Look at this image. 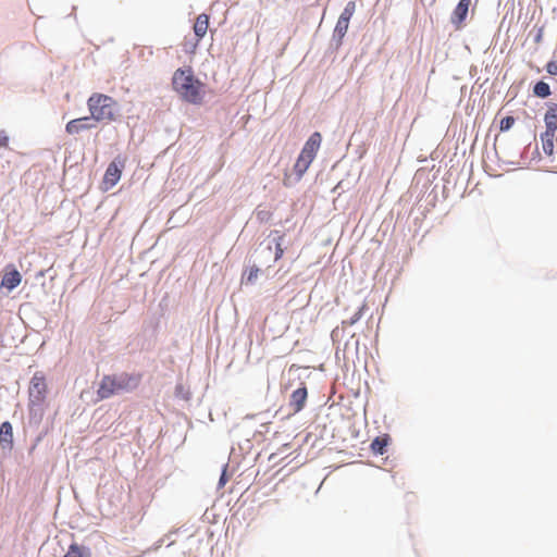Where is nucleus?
I'll use <instances>...</instances> for the list:
<instances>
[{"mask_svg": "<svg viewBox=\"0 0 557 557\" xmlns=\"http://www.w3.org/2000/svg\"><path fill=\"white\" fill-rule=\"evenodd\" d=\"M389 437L388 435L377 436L371 443V449L374 454L383 455L386 453V447L388 445Z\"/></svg>", "mask_w": 557, "mask_h": 557, "instance_id": "nucleus-16", "label": "nucleus"}, {"mask_svg": "<svg viewBox=\"0 0 557 557\" xmlns=\"http://www.w3.org/2000/svg\"><path fill=\"white\" fill-rule=\"evenodd\" d=\"M361 310H359L352 318L351 320L349 321V325H352L355 324L360 318H361Z\"/></svg>", "mask_w": 557, "mask_h": 557, "instance_id": "nucleus-25", "label": "nucleus"}, {"mask_svg": "<svg viewBox=\"0 0 557 557\" xmlns=\"http://www.w3.org/2000/svg\"><path fill=\"white\" fill-rule=\"evenodd\" d=\"M48 393V385L46 376L42 372H36L28 387V405L29 407L42 406L46 401Z\"/></svg>", "mask_w": 557, "mask_h": 557, "instance_id": "nucleus-5", "label": "nucleus"}, {"mask_svg": "<svg viewBox=\"0 0 557 557\" xmlns=\"http://www.w3.org/2000/svg\"><path fill=\"white\" fill-rule=\"evenodd\" d=\"M92 119L90 116H84L71 120L65 125V132L69 135H77L82 132L91 129L95 125L91 123Z\"/></svg>", "mask_w": 557, "mask_h": 557, "instance_id": "nucleus-8", "label": "nucleus"}, {"mask_svg": "<svg viewBox=\"0 0 557 557\" xmlns=\"http://www.w3.org/2000/svg\"><path fill=\"white\" fill-rule=\"evenodd\" d=\"M542 39V33L540 32L539 35L536 36V41H541Z\"/></svg>", "mask_w": 557, "mask_h": 557, "instance_id": "nucleus-26", "label": "nucleus"}, {"mask_svg": "<svg viewBox=\"0 0 557 557\" xmlns=\"http://www.w3.org/2000/svg\"><path fill=\"white\" fill-rule=\"evenodd\" d=\"M22 282V275L16 269H12L7 271L1 280V286L5 287L8 290H12L17 287Z\"/></svg>", "mask_w": 557, "mask_h": 557, "instance_id": "nucleus-12", "label": "nucleus"}, {"mask_svg": "<svg viewBox=\"0 0 557 557\" xmlns=\"http://www.w3.org/2000/svg\"><path fill=\"white\" fill-rule=\"evenodd\" d=\"M124 169V161L120 159L113 160L107 168L102 180L104 190L111 189L117 184Z\"/></svg>", "mask_w": 557, "mask_h": 557, "instance_id": "nucleus-6", "label": "nucleus"}, {"mask_svg": "<svg viewBox=\"0 0 557 557\" xmlns=\"http://www.w3.org/2000/svg\"><path fill=\"white\" fill-rule=\"evenodd\" d=\"M62 557H91V553L88 547L72 543Z\"/></svg>", "mask_w": 557, "mask_h": 557, "instance_id": "nucleus-14", "label": "nucleus"}, {"mask_svg": "<svg viewBox=\"0 0 557 557\" xmlns=\"http://www.w3.org/2000/svg\"><path fill=\"white\" fill-rule=\"evenodd\" d=\"M172 86L182 100L198 106L203 102L206 85L195 77L191 67L177 69L172 77Z\"/></svg>", "mask_w": 557, "mask_h": 557, "instance_id": "nucleus-1", "label": "nucleus"}, {"mask_svg": "<svg viewBox=\"0 0 557 557\" xmlns=\"http://www.w3.org/2000/svg\"><path fill=\"white\" fill-rule=\"evenodd\" d=\"M541 140L544 153L547 156H552L554 153L555 133L545 131L541 135Z\"/></svg>", "mask_w": 557, "mask_h": 557, "instance_id": "nucleus-15", "label": "nucleus"}, {"mask_svg": "<svg viewBox=\"0 0 557 557\" xmlns=\"http://www.w3.org/2000/svg\"><path fill=\"white\" fill-rule=\"evenodd\" d=\"M321 141L322 137L319 132H314L313 134H311L309 139L306 141L294 165V170L298 174V176H302L309 169L321 146Z\"/></svg>", "mask_w": 557, "mask_h": 557, "instance_id": "nucleus-4", "label": "nucleus"}, {"mask_svg": "<svg viewBox=\"0 0 557 557\" xmlns=\"http://www.w3.org/2000/svg\"><path fill=\"white\" fill-rule=\"evenodd\" d=\"M546 71L550 74V75H557V61H550L547 63L546 65Z\"/></svg>", "mask_w": 557, "mask_h": 557, "instance_id": "nucleus-22", "label": "nucleus"}, {"mask_svg": "<svg viewBox=\"0 0 557 557\" xmlns=\"http://www.w3.org/2000/svg\"><path fill=\"white\" fill-rule=\"evenodd\" d=\"M356 11V2L349 1L341 13L339 17H345V20L350 22L351 16Z\"/></svg>", "mask_w": 557, "mask_h": 557, "instance_id": "nucleus-19", "label": "nucleus"}, {"mask_svg": "<svg viewBox=\"0 0 557 557\" xmlns=\"http://www.w3.org/2000/svg\"><path fill=\"white\" fill-rule=\"evenodd\" d=\"M470 5L471 0H460L454 9L450 16V22L456 29H460L465 25Z\"/></svg>", "mask_w": 557, "mask_h": 557, "instance_id": "nucleus-7", "label": "nucleus"}, {"mask_svg": "<svg viewBox=\"0 0 557 557\" xmlns=\"http://www.w3.org/2000/svg\"><path fill=\"white\" fill-rule=\"evenodd\" d=\"M0 446L2 449L11 451L14 446L13 428L9 421L0 425Z\"/></svg>", "mask_w": 557, "mask_h": 557, "instance_id": "nucleus-9", "label": "nucleus"}, {"mask_svg": "<svg viewBox=\"0 0 557 557\" xmlns=\"http://www.w3.org/2000/svg\"><path fill=\"white\" fill-rule=\"evenodd\" d=\"M515 124V119L512 116H505L500 120L499 128L500 131L505 132L511 128V126Z\"/></svg>", "mask_w": 557, "mask_h": 557, "instance_id": "nucleus-20", "label": "nucleus"}, {"mask_svg": "<svg viewBox=\"0 0 557 557\" xmlns=\"http://www.w3.org/2000/svg\"><path fill=\"white\" fill-rule=\"evenodd\" d=\"M9 146V136L4 131L0 132V147L8 148Z\"/></svg>", "mask_w": 557, "mask_h": 557, "instance_id": "nucleus-23", "label": "nucleus"}, {"mask_svg": "<svg viewBox=\"0 0 557 557\" xmlns=\"http://www.w3.org/2000/svg\"><path fill=\"white\" fill-rule=\"evenodd\" d=\"M90 117L95 122H113L117 116V102L111 96L94 92L87 99Z\"/></svg>", "mask_w": 557, "mask_h": 557, "instance_id": "nucleus-3", "label": "nucleus"}, {"mask_svg": "<svg viewBox=\"0 0 557 557\" xmlns=\"http://www.w3.org/2000/svg\"><path fill=\"white\" fill-rule=\"evenodd\" d=\"M209 21L210 17L206 13H201L196 17L193 29L197 40L196 44L194 45V49L197 47L198 42L206 36L209 28Z\"/></svg>", "mask_w": 557, "mask_h": 557, "instance_id": "nucleus-10", "label": "nucleus"}, {"mask_svg": "<svg viewBox=\"0 0 557 557\" xmlns=\"http://www.w3.org/2000/svg\"><path fill=\"white\" fill-rule=\"evenodd\" d=\"M308 397V392L306 386H301L295 389L289 399V407L294 412H299L305 407L306 400Z\"/></svg>", "mask_w": 557, "mask_h": 557, "instance_id": "nucleus-11", "label": "nucleus"}, {"mask_svg": "<svg viewBox=\"0 0 557 557\" xmlns=\"http://www.w3.org/2000/svg\"><path fill=\"white\" fill-rule=\"evenodd\" d=\"M348 27H349V21L345 20V17H338L337 23L335 25L334 33L339 38H343L346 35Z\"/></svg>", "mask_w": 557, "mask_h": 557, "instance_id": "nucleus-18", "label": "nucleus"}, {"mask_svg": "<svg viewBox=\"0 0 557 557\" xmlns=\"http://www.w3.org/2000/svg\"><path fill=\"white\" fill-rule=\"evenodd\" d=\"M284 255V249L282 247L281 242L278 240L275 246V261L280 260Z\"/></svg>", "mask_w": 557, "mask_h": 557, "instance_id": "nucleus-24", "label": "nucleus"}, {"mask_svg": "<svg viewBox=\"0 0 557 557\" xmlns=\"http://www.w3.org/2000/svg\"><path fill=\"white\" fill-rule=\"evenodd\" d=\"M534 95L540 98H546L550 95V88L549 85L545 82H539L534 86Z\"/></svg>", "mask_w": 557, "mask_h": 557, "instance_id": "nucleus-17", "label": "nucleus"}, {"mask_svg": "<svg viewBox=\"0 0 557 557\" xmlns=\"http://www.w3.org/2000/svg\"><path fill=\"white\" fill-rule=\"evenodd\" d=\"M259 272H260V270L258 267H256V265L251 267L249 269L247 277H246L247 283H250V284L253 283L256 281V278L258 277Z\"/></svg>", "mask_w": 557, "mask_h": 557, "instance_id": "nucleus-21", "label": "nucleus"}, {"mask_svg": "<svg viewBox=\"0 0 557 557\" xmlns=\"http://www.w3.org/2000/svg\"><path fill=\"white\" fill-rule=\"evenodd\" d=\"M544 122L546 132L556 133L557 131V104L553 103L548 106V109L544 115Z\"/></svg>", "mask_w": 557, "mask_h": 557, "instance_id": "nucleus-13", "label": "nucleus"}, {"mask_svg": "<svg viewBox=\"0 0 557 557\" xmlns=\"http://www.w3.org/2000/svg\"><path fill=\"white\" fill-rule=\"evenodd\" d=\"M141 382L140 373L122 372L120 374L104 375L97 389L99 399H107L120 393L135 391Z\"/></svg>", "mask_w": 557, "mask_h": 557, "instance_id": "nucleus-2", "label": "nucleus"}]
</instances>
